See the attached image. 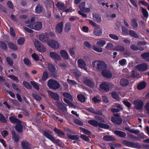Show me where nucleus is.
Masks as SVG:
<instances>
[{"label":"nucleus","mask_w":149,"mask_h":149,"mask_svg":"<svg viewBox=\"0 0 149 149\" xmlns=\"http://www.w3.org/2000/svg\"><path fill=\"white\" fill-rule=\"evenodd\" d=\"M92 65L97 70L102 71L103 70L106 69L107 65L104 62L102 61L96 60L92 62Z\"/></svg>","instance_id":"f257e3e1"},{"label":"nucleus","mask_w":149,"mask_h":149,"mask_svg":"<svg viewBox=\"0 0 149 149\" xmlns=\"http://www.w3.org/2000/svg\"><path fill=\"white\" fill-rule=\"evenodd\" d=\"M43 135L47 138L50 140L54 143H57L59 142V139H55L54 137L53 132L49 130H46L43 132Z\"/></svg>","instance_id":"f03ea898"},{"label":"nucleus","mask_w":149,"mask_h":149,"mask_svg":"<svg viewBox=\"0 0 149 149\" xmlns=\"http://www.w3.org/2000/svg\"><path fill=\"white\" fill-rule=\"evenodd\" d=\"M47 85L50 89L56 90L60 87L59 83L57 81L53 79H50L47 81Z\"/></svg>","instance_id":"7ed1b4c3"},{"label":"nucleus","mask_w":149,"mask_h":149,"mask_svg":"<svg viewBox=\"0 0 149 149\" xmlns=\"http://www.w3.org/2000/svg\"><path fill=\"white\" fill-rule=\"evenodd\" d=\"M35 47L37 50L41 52H45L46 51V48L40 42L38 41L34 43Z\"/></svg>","instance_id":"20e7f679"},{"label":"nucleus","mask_w":149,"mask_h":149,"mask_svg":"<svg viewBox=\"0 0 149 149\" xmlns=\"http://www.w3.org/2000/svg\"><path fill=\"white\" fill-rule=\"evenodd\" d=\"M133 104L135 105L136 108L138 110L142 109L144 104L143 101L140 100H136L133 102Z\"/></svg>","instance_id":"39448f33"},{"label":"nucleus","mask_w":149,"mask_h":149,"mask_svg":"<svg viewBox=\"0 0 149 149\" xmlns=\"http://www.w3.org/2000/svg\"><path fill=\"white\" fill-rule=\"evenodd\" d=\"M39 39L43 42H48L50 40L49 39V35L47 33L40 35L39 38Z\"/></svg>","instance_id":"423d86ee"},{"label":"nucleus","mask_w":149,"mask_h":149,"mask_svg":"<svg viewBox=\"0 0 149 149\" xmlns=\"http://www.w3.org/2000/svg\"><path fill=\"white\" fill-rule=\"evenodd\" d=\"M47 45L51 47L58 49L59 48V45L57 41L54 40H50L47 43Z\"/></svg>","instance_id":"0eeeda50"},{"label":"nucleus","mask_w":149,"mask_h":149,"mask_svg":"<svg viewBox=\"0 0 149 149\" xmlns=\"http://www.w3.org/2000/svg\"><path fill=\"white\" fill-rule=\"evenodd\" d=\"M101 74L103 77L107 78H110L112 77L111 72L109 70H106V69L101 71Z\"/></svg>","instance_id":"6e6552de"},{"label":"nucleus","mask_w":149,"mask_h":149,"mask_svg":"<svg viewBox=\"0 0 149 149\" xmlns=\"http://www.w3.org/2000/svg\"><path fill=\"white\" fill-rule=\"evenodd\" d=\"M49 56L52 59H54L56 61H59L61 59V58L59 55L54 52H51L49 54Z\"/></svg>","instance_id":"1a4fd4ad"},{"label":"nucleus","mask_w":149,"mask_h":149,"mask_svg":"<svg viewBox=\"0 0 149 149\" xmlns=\"http://www.w3.org/2000/svg\"><path fill=\"white\" fill-rule=\"evenodd\" d=\"M90 11L91 9L90 8L85 7L81 11H78V13L79 15L82 16L83 17H87V15L83 12H84L86 13H88L90 12Z\"/></svg>","instance_id":"9d476101"},{"label":"nucleus","mask_w":149,"mask_h":149,"mask_svg":"<svg viewBox=\"0 0 149 149\" xmlns=\"http://www.w3.org/2000/svg\"><path fill=\"white\" fill-rule=\"evenodd\" d=\"M78 63L79 68H83L84 70L87 71V69L86 67V64L84 61L81 59H79L78 60Z\"/></svg>","instance_id":"9b49d317"},{"label":"nucleus","mask_w":149,"mask_h":149,"mask_svg":"<svg viewBox=\"0 0 149 149\" xmlns=\"http://www.w3.org/2000/svg\"><path fill=\"white\" fill-rule=\"evenodd\" d=\"M109 84L107 82H103L100 85V88L103 89L107 92L109 91Z\"/></svg>","instance_id":"f8f14e48"},{"label":"nucleus","mask_w":149,"mask_h":149,"mask_svg":"<svg viewBox=\"0 0 149 149\" xmlns=\"http://www.w3.org/2000/svg\"><path fill=\"white\" fill-rule=\"evenodd\" d=\"M11 134L13 140L15 142H17L19 140L20 137L17 134L16 132L14 131H12L11 132Z\"/></svg>","instance_id":"ddd939ff"},{"label":"nucleus","mask_w":149,"mask_h":149,"mask_svg":"<svg viewBox=\"0 0 149 149\" xmlns=\"http://www.w3.org/2000/svg\"><path fill=\"white\" fill-rule=\"evenodd\" d=\"M43 7L40 3H38L36 5L35 9L36 13L39 14L41 13L43 10Z\"/></svg>","instance_id":"4468645a"},{"label":"nucleus","mask_w":149,"mask_h":149,"mask_svg":"<svg viewBox=\"0 0 149 149\" xmlns=\"http://www.w3.org/2000/svg\"><path fill=\"white\" fill-rule=\"evenodd\" d=\"M21 145L23 149H31V144L26 141H22Z\"/></svg>","instance_id":"2eb2a0df"},{"label":"nucleus","mask_w":149,"mask_h":149,"mask_svg":"<svg viewBox=\"0 0 149 149\" xmlns=\"http://www.w3.org/2000/svg\"><path fill=\"white\" fill-rule=\"evenodd\" d=\"M34 29L36 30H40L42 26V24L41 22H36L34 23Z\"/></svg>","instance_id":"dca6fc26"},{"label":"nucleus","mask_w":149,"mask_h":149,"mask_svg":"<svg viewBox=\"0 0 149 149\" xmlns=\"http://www.w3.org/2000/svg\"><path fill=\"white\" fill-rule=\"evenodd\" d=\"M53 131L60 137H63L65 135V134L64 132L56 127L54 128Z\"/></svg>","instance_id":"f3484780"},{"label":"nucleus","mask_w":149,"mask_h":149,"mask_svg":"<svg viewBox=\"0 0 149 149\" xmlns=\"http://www.w3.org/2000/svg\"><path fill=\"white\" fill-rule=\"evenodd\" d=\"M63 23L62 22H61L59 23L57 25L56 28V31L58 33H61L63 31Z\"/></svg>","instance_id":"a211bd4d"},{"label":"nucleus","mask_w":149,"mask_h":149,"mask_svg":"<svg viewBox=\"0 0 149 149\" xmlns=\"http://www.w3.org/2000/svg\"><path fill=\"white\" fill-rule=\"evenodd\" d=\"M136 67L138 70L141 71H144L147 69V65L145 64L138 65Z\"/></svg>","instance_id":"6ab92c4d"},{"label":"nucleus","mask_w":149,"mask_h":149,"mask_svg":"<svg viewBox=\"0 0 149 149\" xmlns=\"http://www.w3.org/2000/svg\"><path fill=\"white\" fill-rule=\"evenodd\" d=\"M93 19L94 21L98 23L100 22L101 21V16L97 14H93Z\"/></svg>","instance_id":"aec40b11"},{"label":"nucleus","mask_w":149,"mask_h":149,"mask_svg":"<svg viewBox=\"0 0 149 149\" xmlns=\"http://www.w3.org/2000/svg\"><path fill=\"white\" fill-rule=\"evenodd\" d=\"M111 120L114 123L117 124H120L122 122V120L120 118H118L114 117H111Z\"/></svg>","instance_id":"412c9836"},{"label":"nucleus","mask_w":149,"mask_h":149,"mask_svg":"<svg viewBox=\"0 0 149 149\" xmlns=\"http://www.w3.org/2000/svg\"><path fill=\"white\" fill-rule=\"evenodd\" d=\"M86 110L87 111L91 113H93L95 114L99 115H102V112L101 111L97 110H95L92 108H87L86 109Z\"/></svg>","instance_id":"4be33fe9"},{"label":"nucleus","mask_w":149,"mask_h":149,"mask_svg":"<svg viewBox=\"0 0 149 149\" xmlns=\"http://www.w3.org/2000/svg\"><path fill=\"white\" fill-rule=\"evenodd\" d=\"M21 123H18L15 126V130L19 133L22 132L23 131V127Z\"/></svg>","instance_id":"5701e85b"},{"label":"nucleus","mask_w":149,"mask_h":149,"mask_svg":"<svg viewBox=\"0 0 149 149\" xmlns=\"http://www.w3.org/2000/svg\"><path fill=\"white\" fill-rule=\"evenodd\" d=\"M50 95L55 100H58L59 99L58 95L56 93L52 91H49V92Z\"/></svg>","instance_id":"b1692460"},{"label":"nucleus","mask_w":149,"mask_h":149,"mask_svg":"<svg viewBox=\"0 0 149 149\" xmlns=\"http://www.w3.org/2000/svg\"><path fill=\"white\" fill-rule=\"evenodd\" d=\"M9 119L10 122L13 123H21V121L18 119L13 116H11L9 117Z\"/></svg>","instance_id":"393cba45"},{"label":"nucleus","mask_w":149,"mask_h":149,"mask_svg":"<svg viewBox=\"0 0 149 149\" xmlns=\"http://www.w3.org/2000/svg\"><path fill=\"white\" fill-rule=\"evenodd\" d=\"M106 43V41L105 40L100 39L97 41L96 45L99 47H103L105 45Z\"/></svg>","instance_id":"a878e982"},{"label":"nucleus","mask_w":149,"mask_h":149,"mask_svg":"<svg viewBox=\"0 0 149 149\" xmlns=\"http://www.w3.org/2000/svg\"><path fill=\"white\" fill-rule=\"evenodd\" d=\"M93 32L94 34L97 36H100L102 33V30L100 28H97L95 29Z\"/></svg>","instance_id":"bb28decb"},{"label":"nucleus","mask_w":149,"mask_h":149,"mask_svg":"<svg viewBox=\"0 0 149 149\" xmlns=\"http://www.w3.org/2000/svg\"><path fill=\"white\" fill-rule=\"evenodd\" d=\"M8 45L9 48L14 50H17L18 49L17 46L14 43L12 42H9Z\"/></svg>","instance_id":"cd10ccee"},{"label":"nucleus","mask_w":149,"mask_h":149,"mask_svg":"<svg viewBox=\"0 0 149 149\" xmlns=\"http://www.w3.org/2000/svg\"><path fill=\"white\" fill-rule=\"evenodd\" d=\"M114 133L116 135L122 137H124L126 136V134L125 133L120 131H115Z\"/></svg>","instance_id":"c85d7f7f"},{"label":"nucleus","mask_w":149,"mask_h":149,"mask_svg":"<svg viewBox=\"0 0 149 149\" xmlns=\"http://www.w3.org/2000/svg\"><path fill=\"white\" fill-rule=\"evenodd\" d=\"M114 45L111 42H109L107 43L105 47V49L108 50H111L114 49Z\"/></svg>","instance_id":"c756f323"},{"label":"nucleus","mask_w":149,"mask_h":149,"mask_svg":"<svg viewBox=\"0 0 149 149\" xmlns=\"http://www.w3.org/2000/svg\"><path fill=\"white\" fill-rule=\"evenodd\" d=\"M48 68L49 70L51 72H55L56 68L55 66L52 64H49L48 65Z\"/></svg>","instance_id":"7c9ffc66"},{"label":"nucleus","mask_w":149,"mask_h":149,"mask_svg":"<svg viewBox=\"0 0 149 149\" xmlns=\"http://www.w3.org/2000/svg\"><path fill=\"white\" fill-rule=\"evenodd\" d=\"M103 139L104 140L111 141H113L115 140V138L111 136H105L103 137Z\"/></svg>","instance_id":"2f4dec72"},{"label":"nucleus","mask_w":149,"mask_h":149,"mask_svg":"<svg viewBox=\"0 0 149 149\" xmlns=\"http://www.w3.org/2000/svg\"><path fill=\"white\" fill-rule=\"evenodd\" d=\"M67 136L68 138L73 140H79V136L77 135H71L67 134Z\"/></svg>","instance_id":"473e14b6"},{"label":"nucleus","mask_w":149,"mask_h":149,"mask_svg":"<svg viewBox=\"0 0 149 149\" xmlns=\"http://www.w3.org/2000/svg\"><path fill=\"white\" fill-rule=\"evenodd\" d=\"M77 97L79 101L82 102H85L86 98L84 95L81 94H79L77 95Z\"/></svg>","instance_id":"72a5a7b5"},{"label":"nucleus","mask_w":149,"mask_h":149,"mask_svg":"<svg viewBox=\"0 0 149 149\" xmlns=\"http://www.w3.org/2000/svg\"><path fill=\"white\" fill-rule=\"evenodd\" d=\"M123 143L126 146L130 147H134L135 146V144L134 143L129 142L126 140H125L123 141Z\"/></svg>","instance_id":"f704fd0d"},{"label":"nucleus","mask_w":149,"mask_h":149,"mask_svg":"<svg viewBox=\"0 0 149 149\" xmlns=\"http://www.w3.org/2000/svg\"><path fill=\"white\" fill-rule=\"evenodd\" d=\"M49 74L47 71H44L43 73L42 76V79L43 81H45L48 78Z\"/></svg>","instance_id":"c9c22d12"},{"label":"nucleus","mask_w":149,"mask_h":149,"mask_svg":"<svg viewBox=\"0 0 149 149\" xmlns=\"http://www.w3.org/2000/svg\"><path fill=\"white\" fill-rule=\"evenodd\" d=\"M56 6L58 9L62 10L64 9L65 7L64 4L62 3L61 2H57Z\"/></svg>","instance_id":"e433bc0d"},{"label":"nucleus","mask_w":149,"mask_h":149,"mask_svg":"<svg viewBox=\"0 0 149 149\" xmlns=\"http://www.w3.org/2000/svg\"><path fill=\"white\" fill-rule=\"evenodd\" d=\"M129 84L128 81L125 79H122L120 81V84L121 86H125Z\"/></svg>","instance_id":"4c0bfd02"},{"label":"nucleus","mask_w":149,"mask_h":149,"mask_svg":"<svg viewBox=\"0 0 149 149\" xmlns=\"http://www.w3.org/2000/svg\"><path fill=\"white\" fill-rule=\"evenodd\" d=\"M22 84L27 88L31 89L32 88L31 86L29 83L26 81H24L23 82Z\"/></svg>","instance_id":"58836bf2"},{"label":"nucleus","mask_w":149,"mask_h":149,"mask_svg":"<svg viewBox=\"0 0 149 149\" xmlns=\"http://www.w3.org/2000/svg\"><path fill=\"white\" fill-rule=\"evenodd\" d=\"M72 72L74 76L77 77H79L81 75V72L77 69L72 70Z\"/></svg>","instance_id":"ea45409f"},{"label":"nucleus","mask_w":149,"mask_h":149,"mask_svg":"<svg viewBox=\"0 0 149 149\" xmlns=\"http://www.w3.org/2000/svg\"><path fill=\"white\" fill-rule=\"evenodd\" d=\"M23 61L24 63L28 66H30L31 65V63L30 61L26 57H25L24 58Z\"/></svg>","instance_id":"a19ab883"},{"label":"nucleus","mask_w":149,"mask_h":149,"mask_svg":"<svg viewBox=\"0 0 149 149\" xmlns=\"http://www.w3.org/2000/svg\"><path fill=\"white\" fill-rule=\"evenodd\" d=\"M8 77L13 80L16 81V83H18L19 80L18 79V78L15 75H10L8 76Z\"/></svg>","instance_id":"79ce46f5"},{"label":"nucleus","mask_w":149,"mask_h":149,"mask_svg":"<svg viewBox=\"0 0 149 149\" xmlns=\"http://www.w3.org/2000/svg\"><path fill=\"white\" fill-rule=\"evenodd\" d=\"M146 86V83L144 82H142L138 85L137 88L139 90H141L145 88Z\"/></svg>","instance_id":"37998d69"},{"label":"nucleus","mask_w":149,"mask_h":149,"mask_svg":"<svg viewBox=\"0 0 149 149\" xmlns=\"http://www.w3.org/2000/svg\"><path fill=\"white\" fill-rule=\"evenodd\" d=\"M32 96L35 100L38 101H40L42 99L40 96L34 93H32Z\"/></svg>","instance_id":"c03bdc74"},{"label":"nucleus","mask_w":149,"mask_h":149,"mask_svg":"<svg viewBox=\"0 0 149 149\" xmlns=\"http://www.w3.org/2000/svg\"><path fill=\"white\" fill-rule=\"evenodd\" d=\"M115 50L117 51L123 52L125 50V48L123 46H116L114 49Z\"/></svg>","instance_id":"a18cd8bd"},{"label":"nucleus","mask_w":149,"mask_h":149,"mask_svg":"<svg viewBox=\"0 0 149 149\" xmlns=\"http://www.w3.org/2000/svg\"><path fill=\"white\" fill-rule=\"evenodd\" d=\"M30 83L35 89L37 90H39V86L36 82L34 81H31Z\"/></svg>","instance_id":"49530a36"},{"label":"nucleus","mask_w":149,"mask_h":149,"mask_svg":"<svg viewBox=\"0 0 149 149\" xmlns=\"http://www.w3.org/2000/svg\"><path fill=\"white\" fill-rule=\"evenodd\" d=\"M84 84L90 87H92L93 85V83L90 80L86 79L84 81Z\"/></svg>","instance_id":"de8ad7c7"},{"label":"nucleus","mask_w":149,"mask_h":149,"mask_svg":"<svg viewBox=\"0 0 149 149\" xmlns=\"http://www.w3.org/2000/svg\"><path fill=\"white\" fill-rule=\"evenodd\" d=\"M0 47L1 48L5 50L7 49V46L5 42L2 41L0 42Z\"/></svg>","instance_id":"09e8293b"},{"label":"nucleus","mask_w":149,"mask_h":149,"mask_svg":"<svg viewBox=\"0 0 149 149\" xmlns=\"http://www.w3.org/2000/svg\"><path fill=\"white\" fill-rule=\"evenodd\" d=\"M6 61L8 64L10 66H12L13 64V61L10 57H7L6 58Z\"/></svg>","instance_id":"8fccbe9b"},{"label":"nucleus","mask_w":149,"mask_h":149,"mask_svg":"<svg viewBox=\"0 0 149 149\" xmlns=\"http://www.w3.org/2000/svg\"><path fill=\"white\" fill-rule=\"evenodd\" d=\"M92 49L95 51L99 53L103 52V49L102 48L97 47L95 46H93L92 47Z\"/></svg>","instance_id":"3c124183"},{"label":"nucleus","mask_w":149,"mask_h":149,"mask_svg":"<svg viewBox=\"0 0 149 149\" xmlns=\"http://www.w3.org/2000/svg\"><path fill=\"white\" fill-rule=\"evenodd\" d=\"M109 37L114 40H119V38L118 36L114 34H109Z\"/></svg>","instance_id":"603ef678"},{"label":"nucleus","mask_w":149,"mask_h":149,"mask_svg":"<svg viewBox=\"0 0 149 149\" xmlns=\"http://www.w3.org/2000/svg\"><path fill=\"white\" fill-rule=\"evenodd\" d=\"M88 123L91 125L95 127L97 126L98 122L94 120H91L88 121Z\"/></svg>","instance_id":"864d4df0"},{"label":"nucleus","mask_w":149,"mask_h":149,"mask_svg":"<svg viewBox=\"0 0 149 149\" xmlns=\"http://www.w3.org/2000/svg\"><path fill=\"white\" fill-rule=\"evenodd\" d=\"M97 126L102 128L107 129L109 128V126L105 124L100 123H97Z\"/></svg>","instance_id":"5fc2aeb1"},{"label":"nucleus","mask_w":149,"mask_h":149,"mask_svg":"<svg viewBox=\"0 0 149 149\" xmlns=\"http://www.w3.org/2000/svg\"><path fill=\"white\" fill-rule=\"evenodd\" d=\"M142 57L145 60H149V54L148 52L144 53L141 54Z\"/></svg>","instance_id":"6e6d98bb"},{"label":"nucleus","mask_w":149,"mask_h":149,"mask_svg":"<svg viewBox=\"0 0 149 149\" xmlns=\"http://www.w3.org/2000/svg\"><path fill=\"white\" fill-rule=\"evenodd\" d=\"M32 57L36 61L39 60V56L36 53H33L31 55Z\"/></svg>","instance_id":"4d7b16f0"},{"label":"nucleus","mask_w":149,"mask_h":149,"mask_svg":"<svg viewBox=\"0 0 149 149\" xmlns=\"http://www.w3.org/2000/svg\"><path fill=\"white\" fill-rule=\"evenodd\" d=\"M129 34L132 36L136 38L139 37L138 35L132 30H130L129 32Z\"/></svg>","instance_id":"13d9d810"},{"label":"nucleus","mask_w":149,"mask_h":149,"mask_svg":"<svg viewBox=\"0 0 149 149\" xmlns=\"http://www.w3.org/2000/svg\"><path fill=\"white\" fill-rule=\"evenodd\" d=\"M66 103L67 105L69 106L70 107H71L73 108H76V107L72 103L66 99Z\"/></svg>","instance_id":"bf43d9fd"},{"label":"nucleus","mask_w":149,"mask_h":149,"mask_svg":"<svg viewBox=\"0 0 149 149\" xmlns=\"http://www.w3.org/2000/svg\"><path fill=\"white\" fill-rule=\"evenodd\" d=\"M24 38L22 37H21L18 40L17 42L19 45H21L24 44Z\"/></svg>","instance_id":"052dcab7"},{"label":"nucleus","mask_w":149,"mask_h":149,"mask_svg":"<svg viewBox=\"0 0 149 149\" xmlns=\"http://www.w3.org/2000/svg\"><path fill=\"white\" fill-rule=\"evenodd\" d=\"M0 121L4 123H6L7 121L5 117L1 113H0Z\"/></svg>","instance_id":"680f3d73"},{"label":"nucleus","mask_w":149,"mask_h":149,"mask_svg":"<svg viewBox=\"0 0 149 149\" xmlns=\"http://www.w3.org/2000/svg\"><path fill=\"white\" fill-rule=\"evenodd\" d=\"M111 95L113 98L114 99H118L119 97L118 95L116 92H113L111 93Z\"/></svg>","instance_id":"e2e57ef3"},{"label":"nucleus","mask_w":149,"mask_h":149,"mask_svg":"<svg viewBox=\"0 0 149 149\" xmlns=\"http://www.w3.org/2000/svg\"><path fill=\"white\" fill-rule=\"evenodd\" d=\"M124 104L127 108L130 107L131 106V104L128 101L126 100H124L122 101Z\"/></svg>","instance_id":"0e129e2a"},{"label":"nucleus","mask_w":149,"mask_h":149,"mask_svg":"<svg viewBox=\"0 0 149 149\" xmlns=\"http://www.w3.org/2000/svg\"><path fill=\"white\" fill-rule=\"evenodd\" d=\"M114 107L117 108L120 111H122L123 110V107H122L121 105L120 104L118 103H115L114 105Z\"/></svg>","instance_id":"69168bd1"},{"label":"nucleus","mask_w":149,"mask_h":149,"mask_svg":"<svg viewBox=\"0 0 149 149\" xmlns=\"http://www.w3.org/2000/svg\"><path fill=\"white\" fill-rule=\"evenodd\" d=\"M75 123L80 126L83 125V123L80 120L77 119H74V120Z\"/></svg>","instance_id":"338daca9"},{"label":"nucleus","mask_w":149,"mask_h":149,"mask_svg":"<svg viewBox=\"0 0 149 149\" xmlns=\"http://www.w3.org/2000/svg\"><path fill=\"white\" fill-rule=\"evenodd\" d=\"M132 25L133 27L135 28L137 27L138 26V24L135 19H134L132 20Z\"/></svg>","instance_id":"774afa93"}]
</instances>
